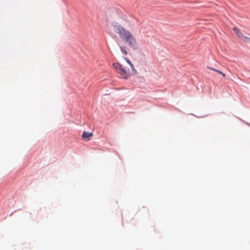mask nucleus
Returning a JSON list of instances; mask_svg holds the SVG:
<instances>
[{
    "label": "nucleus",
    "instance_id": "obj_8",
    "mask_svg": "<svg viewBox=\"0 0 250 250\" xmlns=\"http://www.w3.org/2000/svg\"><path fill=\"white\" fill-rule=\"evenodd\" d=\"M120 49L123 54H124L125 55L127 54V51L123 46H121Z\"/></svg>",
    "mask_w": 250,
    "mask_h": 250
},
{
    "label": "nucleus",
    "instance_id": "obj_7",
    "mask_svg": "<svg viewBox=\"0 0 250 250\" xmlns=\"http://www.w3.org/2000/svg\"><path fill=\"white\" fill-rule=\"evenodd\" d=\"M242 40H244L245 42L250 43V38L246 37L244 35V37L242 39Z\"/></svg>",
    "mask_w": 250,
    "mask_h": 250
},
{
    "label": "nucleus",
    "instance_id": "obj_1",
    "mask_svg": "<svg viewBox=\"0 0 250 250\" xmlns=\"http://www.w3.org/2000/svg\"><path fill=\"white\" fill-rule=\"evenodd\" d=\"M114 31L119 38L129 46L134 47L137 44V40L133 34L118 23L113 25Z\"/></svg>",
    "mask_w": 250,
    "mask_h": 250
},
{
    "label": "nucleus",
    "instance_id": "obj_3",
    "mask_svg": "<svg viewBox=\"0 0 250 250\" xmlns=\"http://www.w3.org/2000/svg\"><path fill=\"white\" fill-rule=\"evenodd\" d=\"M233 30L235 32V33L237 35V36L242 39L244 37V35L240 31V30L237 27H234L233 28Z\"/></svg>",
    "mask_w": 250,
    "mask_h": 250
},
{
    "label": "nucleus",
    "instance_id": "obj_5",
    "mask_svg": "<svg viewBox=\"0 0 250 250\" xmlns=\"http://www.w3.org/2000/svg\"><path fill=\"white\" fill-rule=\"evenodd\" d=\"M125 60L126 61V62H127V63L128 64V65L130 66V67H131V70H132V71L134 73H137V71L135 69L134 67V65L132 63V62L130 61V60L126 58H125Z\"/></svg>",
    "mask_w": 250,
    "mask_h": 250
},
{
    "label": "nucleus",
    "instance_id": "obj_9",
    "mask_svg": "<svg viewBox=\"0 0 250 250\" xmlns=\"http://www.w3.org/2000/svg\"><path fill=\"white\" fill-rule=\"evenodd\" d=\"M221 75H222V76H223V77H226V75H225V73H224L223 72V73H222Z\"/></svg>",
    "mask_w": 250,
    "mask_h": 250
},
{
    "label": "nucleus",
    "instance_id": "obj_6",
    "mask_svg": "<svg viewBox=\"0 0 250 250\" xmlns=\"http://www.w3.org/2000/svg\"><path fill=\"white\" fill-rule=\"evenodd\" d=\"M207 68L211 70L216 72L221 75L223 73V72L219 70L216 69L213 67L208 66Z\"/></svg>",
    "mask_w": 250,
    "mask_h": 250
},
{
    "label": "nucleus",
    "instance_id": "obj_2",
    "mask_svg": "<svg viewBox=\"0 0 250 250\" xmlns=\"http://www.w3.org/2000/svg\"><path fill=\"white\" fill-rule=\"evenodd\" d=\"M113 66L116 69L118 73L123 79H127L132 74H134L132 70L130 71L129 68L124 64L116 63H113Z\"/></svg>",
    "mask_w": 250,
    "mask_h": 250
},
{
    "label": "nucleus",
    "instance_id": "obj_4",
    "mask_svg": "<svg viewBox=\"0 0 250 250\" xmlns=\"http://www.w3.org/2000/svg\"><path fill=\"white\" fill-rule=\"evenodd\" d=\"M93 136L92 133H89L87 132L84 131L82 135V137L84 139H87V140H89V138Z\"/></svg>",
    "mask_w": 250,
    "mask_h": 250
}]
</instances>
